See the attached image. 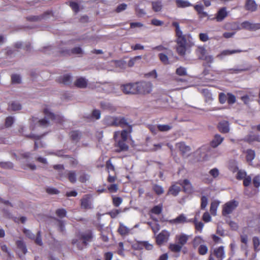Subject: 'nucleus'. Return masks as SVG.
Here are the masks:
<instances>
[{"label": "nucleus", "instance_id": "473e14b6", "mask_svg": "<svg viewBox=\"0 0 260 260\" xmlns=\"http://www.w3.org/2000/svg\"><path fill=\"white\" fill-rule=\"evenodd\" d=\"M180 187L176 185H172L169 190V193L176 196L180 191Z\"/></svg>", "mask_w": 260, "mask_h": 260}, {"label": "nucleus", "instance_id": "c9c22d12", "mask_svg": "<svg viewBox=\"0 0 260 260\" xmlns=\"http://www.w3.org/2000/svg\"><path fill=\"white\" fill-rule=\"evenodd\" d=\"M219 202L217 201H215L212 202L210 206V211L212 215H216V210L218 208V206H219Z\"/></svg>", "mask_w": 260, "mask_h": 260}, {"label": "nucleus", "instance_id": "69168bd1", "mask_svg": "<svg viewBox=\"0 0 260 260\" xmlns=\"http://www.w3.org/2000/svg\"><path fill=\"white\" fill-rule=\"evenodd\" d=\"M70 7L72 10L75 12L77 13L79 11V6L77 3L71 2L70 4Z\"/></svg>", "mask_w": 260, "mask_h": 260}, {"label": "nucleus", "instance_id": "b1692460", "mask_svg": "<svg viewBox=\"0 0 260 260\" xmlns=\"http://www.w3.org/2000/svg\"><path fill=\"white\" fill-rule=\"evenodd\" d=\"M245 7L247 10L254 11L257 8V5L253 0H247Z\"/></svg>", "mask_w": 260, "mask_h": 260}, {"label": "nucleus", "instance_id": "13d9d810", "mask_svg": "<svg viewBox=\"0 0 260 260\" xmlns=\"http://www.w3.org/2000/svg\"><path fill=\"white\" fill-rule=\"evenodd\" d=\"M11 79L13 83H19L21 82L20 76L18 75H13Z\"/></svg>", "mask_w": 260, "mask_h": 260}, {"label": "nucleus", "instance_id": "6ab92c4d", "mask_svg": "<svg viewBox=\"0 0 260 260\" xmlns=\"http://www.w3.org/2000/svg\"><path fill=\"white\" fill-rule=\"evenodd\" d=\"M224 138L220 135L217 134L215 135L214 138L211 142V146L212 147L215 148L219 145L223 141Z\"/></svg>", "mask_w": 260, "mask_h": 260}, {"label": "nucleus", "instance_id": "ea45409f", "mask_svg": "<svg viewBox=\"0 0 260 260\" xmlns=\"http://www.w3.org/2000/svg\"><path fill=\"white\" fill-rule=\"evenodd\" d=\"M157 128L160 132H168L172 128V126L169 124H159L157 125Z\"/></svg>", "mask_w": 260, "mask_h": 260}, {"label": "nucleus", "instance_id": "9d476101", "mask_svg": "<svg viewBox=\"0 0 260 260\" xmlns=\"http://www.w3.org/2000/svg\"><path fill=\"white\" fill-rule=\"evenodd\" d=\"M121 89L125 94H137V82L123 85Z\"/></svg>", "mask_w": 260, "mask_h": 260}, {"label": "nucleus", "instance_id": "cd10ccee", "mask_svg": "<svg viewBox=\"0 0 260 260\" xmlns=\"http://www.w3.org/2000/svg\"><path fill=\"white\" fill-rule=\"evenodd\" d=\"M176 147L183 153L187 152L190 150V147L185 145V144L183 142L177 143L176 144Z\"/></svg>", "mask_w": 260, "mask_h": 260}, {"label": "nucleus", "instance_id": "4be33fe9", "mask_svg": "<svg viewBox=\"0 0 260 260\" xmlns=\"http://www.w3.org/2000/svg\"><path fill=\"white\" fill-rule=\"evenodd\" d=\"M147 224L150 226L151 230L154 234H156L160 229V226L158 223V221L155 220L152 222H148Z\"/></svg>", "mask_w": 260, "mask_h": 260}, {"label": "nucleus", "instance_id": "1a4fd4ad", "mask_svg": "<svg viewBox=\"0 0 260 260\" xmlns=\"http://www.w3.org/2000/svg\"><path fill=\"white\" fill-rule=\"evenodd\" d=\"M81 208L85 209H90L93 208L92 197L91 195L86 194L84 196L81 200Z\"/></svg>", "mask_w": 260, "mask_h": 260}, {"label": "nucleus", "instance_id": "774afa93", "mask_svg": "<svg viewBox=\"0 0 260 260\" xmlns=\"http://www.w3.org/2000/svg\"><path fill=\"white\" fill-rule=\"evenodd\" d=\"M202 218L203 220L206 222L210 221L211 219V216L210 215L209 213L207 212L204 213V214L203 215Z\"/></svg>", "mask_w": 260, "mask_h": 260}, {"label": "nucleus", "instance_id": "a211bd4d", "mask_svg": "<svg viewBox=\"0 0 260 260\" xmlns=\"http://www.w3.org/2000/svg\"><path fill=\"white\" fill-rule=\"evenodd\" d=\"M75 85L78 88H85L87 85V80L84 77H79L76 79Z\"/></svg>", "mask_w": 260, "mask_h": 260}, {"label": "nucleus", "instance_id": "8fccbe9b", "mask_svg": "<svg viewBox=\"0 0 260 260\" xmlns=\"http://www.w3.org/2000/svg\"><path fill=\"white\" fill-rule=\"evenodd\" d=\"M122 202V198L120 197H113V204L115 207H118Z\"/></svg>", "mask_w": 260, "mask_h": 260}, {"label": "nucleus", "instance_id": "0eeeda50", "mask_svg": "<svg viewBox=\"0 0 260 260\" xmlns=\"http://www.w3.org/2000/svg\"><path fill=\"white\" fill-rule=\"evenodd\" d=\"M59 175L60 179L63 180L68 178L69 181L72 183H75L77 181V174L74 171L66 170L64 171V173L59 172Z\"/></svg>", "mask_w": 260, "mask_h": 260}, {"label": "nucleus", "instance_id": "dca6fc26", "mask_svg": "<svg viewBox=\"0 0 260 260\" xmlns=\"http://www.w3.org/2000/svg\"><path fill=\"white\" fill-rule=\"evenodd\" d=\"M193 7L194 10L197 12L198 15L200 16V17L203 18L208 16V13L204 11V7L202 4L200 3L195 5Z\"/></svg>", "mask_w": 260, "mask_h": 260}, {"label": "nucleus", "instance_id": "5701e85b", "mask_svg": "<svg viewBox=\"0 0 260 260\" xmlns=\"http://www.w3.org/2000/svg\"><path fill=\"white\" fill-rule=\"evenodd\" d=\"M191 222H193L194 224L196 230L200 233H202L204 225V223L201 221H198L196 217L194 218L191 219Z\"/></svg>", "mask_w": 260, "mask_h": 260}, {"label": "nucleus", "instance_id": "a878e982", "mask_svg": "<svg viewBox=\"0 0 260 260\" xmlns=\"http://www.w3.org/2000/svg\"><path fill=\"white\" fill-rule=\"evenodd\" d=\"M21 109V105L17 102H13L9 105L8 110L9 111H16Z\"/></svg>", "mask_w": 260, "mask_h": 260}, {"label": "nucleus", "instance_id": "09e8293b", "mask_svg": "<svg viewBox=\"0 0 260 260\" xmlns=\"http://www.w3.org/2000/svg\"><path fill=\"white\" fill-rule=\"evenodd\" d=\"M227 101L229 104H233L236 102V97L232 93H228L227 94Z\"/></svg>", "mask_w": 260, "mask_h": 260}, {"label": "nucleus", "instance_id": "3c124183", "mask_svg": "<svg viewBox=\"0 0 260 260\" xmlns=\"http://www.w3.org/2000/svg\"><path fill=\"white\" fill-rule=\"evenodd\" d=\"M14 120L13 117L9 116L7 117L5 121L6 126L7 127L11 126L14 123Z\"/></svg>", "mask_w": 260, "mask_h": 260}, {"label": "nucleus", "instance_id": "f257e3e1", "mask_svg": "<svg viewBox=\"0 0 260 260\" xmlns=\"http://www.w3.org/2000/svg\"><path fill=\"white\" fill-rule=\"evenodd\" d=\"M44 113L45 118L38 120L37 118H33L32 122L38 126L42 127H47L49 125L50 122L49 119L55 120L57 122H61L62 118L59 116L54 115L50 110L49 107H46L44 109Z\"/></svg>", "mask_w": 260, "mask_h": 260}, {"label": "nucleus", "instance_id": "79ce46f5", "mask_svg": "<svg viewBox=\"0 0 260 260\" xmlns=\"http://www.w3.org/2000/svg\"><path fill=\"white\" fill-rule=\"evenodd\" d=\"M255 157V153L252 150H247L246 151V159L248 161H252Z\"/></svg>", "mask_w": 260, "mask_h": 260}, {"label": "nucleus", "instance_id": "20e7f679", "mask_svg": "<svg viewBox=\"0 0 260 260\" xmlns=\"http://www.w3.org/2000/svg\"><path fill=\"white\" fill-rule=\"evenodd\" d=\"M153 85L150 82L140 81L137 82V94L145 95L151 93Z\"/></svg>", "mask_w": 260, "mask_h": 260}, {"label": "nucleus", "instance_id": "c03bdc74", "mask_svg": "<svg viewBox=\"0 0 260 260\" xmlns=\"http://www.w3.org/2000/svg\"><path fill=\"white\" fill-rule=\"evenodd\" d=\"M176 73L179 76H185L187 75V71L184 67H180L176 69Z\"/></svg>", "mask_w": 260, "mask_h": 260}, {"label": "nucleus", "instance_id": "0e129e2a", "mask_svg": "<svg viewBox=\"0 0 260 260\" xmlns=\"http://www.w3.org/2000/svg\"><path fill=\"white\" fill-rule=\"evenodd\" d=\"M199 38L202 42H206L209 40V37L207 33H201L199 34Z\"/></svg>", "mask_w": 260, "mask_h": 260}, {"label": "nucleus", "instance_id": "4468645a", "mask_svg": "<svg viewBox=\"0 0 260 260\" xmlns=\"http://www.w3.org/2000/svg\"><path fill=\"white\" fill-rule=\"evenodd\" d=\"M213 253L218 260H222L225 256L223 246L215 248Z\"/></svg>", "mask_w": 260, "mask_h": 260}, {"label": "nucleus", "instance_id": "5fc2aeb1", "mask_svg": "<svg viewBox=\"0 0 260 260\" xmlns=\"http://www.w3.org/2000/svg\"><path fill=\"white\" fill-rule=\"evenodd\" d=\"M252 183L255 187H259L260 186V176L259 175L255 176L253 179Z\"/></svg>", "mask_w": 260, "mask_h": 260}, {"label": "nucleus", "instance_id": "c756f323", "mask_svg": "<svg viewBox=\"0 0 260 260\" xmlns=\"http://www.w3.org/2000/svg\"><path fill=\"white\" fill-rule=\"evenodd\" d=\"M101 106L104 110H107L112 112L115 110V108L110 103L107 102H101Z\"/></svg>", "mask_w": 260, "mask_h": 260}, {"label": "nucleus", "instance_id": "9b49d317", "mask_svg": "<svg viewBox=\"0 0 260 260\" xmlns=\"http://www.w3.org/2000/svg\"><path fill=\"white\" fill-rule=\"evenodd\" d=\"M191 219H188L184 214H181L174 219H171L170 222L172 224H179L191 222Z\"/></svg>", "mask_w": 260, "mask_h": 260}, {"label": "nucleus", "instance_id": "052dcab7", "mask_svg": "<svg viewBox=\"0 0 260 260\" xmlns=\"http://www.w3.org/2000/svg\"><path fill=\"white\" fill-rule=\"evenodd\" d=\"M92 117L95 119H99L101 117V112L99 110H94L92 113Z\"/></svg>", "mask_w": 260, "mask_h": 260}, {"label": "nucleus", "instance_id": "7ed1b4c3", "mask_svg": "<svg viewBox=\"0 0 260 260\" xmlns=\"http://www.w3.org/2000/svg\"><path fill=\"white\" fill-rule=\"evenodd\" d=\"M105 124L109 126H124L127 124L126 119L121 117L108 116L104 120Z\"/></svg>", "mask_w": 260, "mask_h": 260}, {"label": "nucleus", "instance_id": "a18cd8bd", "mask_svg": "<svg viewBox=\"0 0 260 260\" xmlns=\"http://www.w3.org/2000/svg\"><path fill=\"white\" fill-rule=\"evenodd\" d=\"M140 245L144 247L147 250H150L152 249L153 246L152 244L149 243L148 241H142L140 242Z\"/></svg>", "mask_w": 260, "mask_h": 260}, {"label": "nucleus", "instance_id": "72a5a7b5", "mask_svg": "<svg viewBox=\"0 0 260 260\" xmlns=\"http://www.w3.org/2000/svg\"><path fill=\"white\" fill-rule=\"evenodd\" d=\"M182 247L178 243L170 244L169 246L170 249L174 252H179L181 250Z\"/></svg>", "mask_w": 260, "mask_h": 260}, {"label": "nucleus", "instance_id": "aec40b11", "mask_svg": "<svg viewBox=\"0 0 260 260\" xmlns=\"http://www.w3.org/2000/svg\"><path fill=\"white\" fill-rule=\"evenodd\" d=\"M219 131L222 133H227L230 131L229 123L226 121L220 122L218 124Z\"/></svg>", "mask_w": 260, "mask_h": 260}, {"label": "nucleus", "instance_id": "49530a36", "mask_svg": "<svg viewBox=\"0 0 260 260\" xmlns=\"http://www.w3.org/2000/svg\"><path fill=\"white\" fill-rule=\"evenodd\" d=\"M125 141L123 140L118 141L117 145L120 148V151L126 150L128 149V146L125 144Z\"/></svg>", "mask_w": 260, "mask_h": 260}, {"label": "nucleus", "instance_id": "a19ab883", "mask_svg": "<svg viewBox=\"0 0 260 260\" xmlns=\"http://www.w3.org/2000/svg\"><path fill=\"white\" fill-rule=\"evenodd\" d=\"M102 88L106 92H111L113 91V86L111 84L106 83L102 85Z\"/></svg>", "mask_w": 260, "mask_h": 260}, {"label": "nucleus", "instance_id": "e433bc0d", "mask_svg": "<svg viewBox=\"0 0 260 260\" xmlns=\"http://www.w3.org/2000/svg\"><path fill=\"white\" fill-rule=\"evenodd\" d=\"M176 49L179 55L183 56L186 53V45L177 44Z\"/></svg>", "mask_w": 260, "mask_h": 260}, {"label": "nucleus", "instance_id": "f8f14e48", "mask_svg": "<svg viewBox=\"0 0 260 260\" xmlns=\"http://www.w3.org/2000/svg\"><path fill=\"white\" fill-rule=\"evenodd\" d=\"M228 13L226 11V9L225 7H223L220 9L216 14L215 19L217 22H221L224 20V19L227 17Z\"/></svg>", "mask_w": 260, "mask_h": 260}, {"label": "nucleus", "instance_id": "58836bf2", "mask_svg": "<svg viewBox=\"0 0 260 260\" xmlns=\"http://www.w3.org/2000/svg\"><path fill=\"white\" fill-rule=\"evenodd\" d=\"M17 245L18 248L21 251L23 254H25L27 252V249L23 241H18L17 242Z\"/></svg>", "mask_w": 260, "mask_h": 260}, {"label": "nucleus", "instance_id": "4d7b16f0", "mask_svg": "<svg viewBox=\"0 0 260 260\" xmlns=\"http://www.w3.org/2000/svg\"><path fill=\"white\" fill-rule=\"evenodd\" d=\"M56 213L58 216L62 218L66 216L67 212L63 209H59L56 210Z\"/></svg>", "mask_w": 260, "mask_h": 260}, {"label": "nucleus", "instance_id": "4c0bfd02", "mask_svg": "<svg viewBox=\"0 0 260 260\" xmlns=\"http://www.w3.org/2000/svg\"><path fill=\"white\" fill-rule=\"evenodd\" d=\"M253 248L255 251H259L260 250V241L257 237H254L252 239Z\"/></svg>", "mask_w": 260, "mask_h": 260}, {"label": "nucleus", "instance_id": "39448f33", "mask_svg": "<svg viewBox=\"0 0 260 260\" xmlns=\"http://www.w3.org/2000/svg\"><path fill=\"white\" fill-rule=\"evenodd\" d=\"M92 238L91 232H88L82 234L78 240H73V243L76 244L79 249H82L87 245L88 242L91 241Z\"/></svg>", "mask_w": 260, "mask_h": 260}, {"label": "nucleus", "instance_id": "7c9ffc66", "mask_svg": "<svg viewBox=\"0 0 260 260\" xmlns=\"http://www.w3.org/2000/svg\"><path fill=\"white\" fill-rule=\"evenodd\" d=\"M72 81V77L69 74H66L59 78V82L64 84H69Z\"/></svg>", "mask_w": 260, "mask_h": 260}, {"label": "nucleus", "instance_id": "de8ad7c7", "mask_svg": "<svg viewBox=\"0 0 260 260\" xmlns=\"http://www.w3.org/2000/svg\"><path fill=\"white\" fill-rule=\"evenodd\" d=\"M70 137L74 141H78L80 137V133L77 131H73L70 133Z\"/></svg>", "mask_w": 260, "mask_h": 260}, {"label": "nucleus", "instance_id": "338daca9", "mask_svg": "<svg viewBox=\"0 0 260 260\" xmlns=\"http://www.w3.org/2000/svg\"><path fill=\"white\" fill-rule=\"evenodd\" d=\"M219 100L220 103L224 104L227 100V96L223 93H220L219 95Z\"/></svg>", "mask_w": 260, "mask_h": 260}, {"label": "nucleus", "instance_id": "2f4dec72", "mask_svg": "<svg viewBox=\"0 0 260 260\" xmlns=\"http://www.w3.org/2000/svg\"><path fill=\"white\" fill-rule=\"evenodd\" d=\"M152 9L155 12H159L161 10L162 5L160 1L153 2L152 3Z\"/></svg>", "mask_w": 260, "mask_h": 260}, {"label": "nucleus", "instance_id": "864d4df0", "mask_svg": "<svg viewBox=\"0 0 260 260\" xmlns=\"http://www.w3.org/2000/svg\"><path fill=\"white\" fill-rule=\"evenodd\" d=\"M208 204V199L205 196H202L201 198V208L202 209H204Z\"/></svg>", "mask_w": 260, "mask_h": 260}, {"label": "nucleus", "instance_id": "bb28decb", "mask_svg": "<svg viewBox=\"0 0 260 260\" xmlns=\"http://www.w3.org/2000/svg\"><path fill=\"white\" fill-rule=\"evenodd\" d=\"M204 240L201 236H196L194 237L193 241L192 244L194 248L200 246L201 245H203L204 244Z\"/></svg>", "mask_w": 260, "mask_h": 260}, {"label": "nucleus", "instance_id": "f3484780", "mask_svg": "<svg viewBox=\"0 0 260 260\" xmlns=\"http://www.w3.org/2000/svg\"><path fill=\"white\" fill-rule=\"evenodd\" d=\"M243 52L240 49H234V50H225L222 51L220 54L217 55V57L220 59H222L223 57L226 55H230L234 53H238Z\"/></svg>", "mask_w": 260, "mask_h": 260}, {"label": "nucleus", "instance_id": "f03ea898", "mask_svg": "<svg viewBox=\"0 0 260 260\" xmlns=\"http://www.w3.org/2000/svg\"><path fill=\"white\" fill-rule=\"evenodd\" d=\"M172 25L175 28V32L177 37V44L186 45L187 42L190 38V36L189 35L183 34L178 22L176 21L173 22Z\"/></svg>", "mask_w": 260, "mask_h": 260}, {"label": "nucleus", "instance_id": "6e6d98bb", "mask_svg": "<svg viewBox=\"0 0 260 260\" xmlns=\"http://www.w3.org/2000/svg\"><path fill=\"white\" fill-rule=\"evenodd\" d=\"M153 190L157 194H160L164 192V189L162 187L157 185L153 186Z\"/></svg>", "mask_w": 260, "mask_h": 260}, {"label": "nucleus", "instance_id": "bf43d9fd", "mask_svg": "<svg viewBox=\"0 0 260 260\" xmlns=\"http://www.w3.org/2000/svg\"><path fill=\"white\" fill-rule=\"evenodd\" d=\"M32 137L34 138H35V139H36V140H37L35 142V148L39 147L40 146V147H43L44 146L43 144H42L41 142L39 141V140H40V137L39 136L33 135Z\"/></svg>", "mask_w": 260, "mask_h": 260}, {"label": "nucleus", "instance_id": "f704fd0d", "mask_svg": "<svg viewBox=\"0 0 260 260\" xmlns=\"http://www.w3.org/2000/svg\"><path fill=\"white\" fill-rule=\"evenodd\" d=\"M176 4L178 7L185 8L191 6V4L187 1L176 0Z\"/></svg>", "mask_w": 260, "mask_h": 260}, {"label": "nucleus", "instance_id": "680f3d73", "mask_svg": "<svg viewBox=\"0 0 260 260\" xmlns=\"http://www.w3.org/2000/svg\"><path fill=\"white\" fill-rule=\"evenodd\" d=\"M209 174L213 177L216 178L219 175V171L217 169L214 168L209 171Z\"/></svg>", "mask_w": 260, "mask_h": 260}, {"label": "nucleus", "instance_id": "ddd939ff", "mask_svg": "<svg viewBox=\"0 0 260 260\" xmlns=\"http://www.w3.org/2000/svg\"><path fill=\"white\" fill-rule=\"evenodd\" d=\"M180 184L182 186L184 191L188 193H190L193 191V188L190 182L187 180L185 179L183 181H179Z\"/></svg>", "mask_w": 260, "mask_h": 260}, {"label": "nucleus", "instance_id": "393cba45", "mask_svg": "<svg viewBox=\"0 0 260 260\" xmlns=\"http://www.w3.org/2000/svg\"><path fill=\"white\" fill-rule=\"evenodd\" d=\"M232 171L233 172L238 171V173H237V175L236 176L237 179H238L239 180H241V179H244L245 178L246 172L242 170H238V168L237 166H235V167H234L232 169Z\"/></svg>", "mask_w": 260, "mask_h": 260}, {"label": "nucleus", "instance_id": "2eb2a0df", "mask_svg": "<svg viewBox=\"0 0 260 260\" xmlns=\"http://www.w3.org/2000/svg\"><path fill=\"white\" fill-rule=\"evenodd\" d=\"M189 238V236L184 233H181L176 236V239L177 242L181 245L182 247L187 243Z\"/></svg>", "mask_w": 260, "mask_h": 260}, {"label": "nucleus", "instance_id": "6e6552de", "mask_svg": "<svg viewBox=\"0 0 260 260\" xmlns=\"http://www.w3.org/2000/svg\"><path fill=\"white\" fill-rule=\"evenodd\" d=\"M170 236V233L167 230H162L156 237V242L159 245H161L163 243L167 242L169 240Z\"/></svg>", "mask_w": 260, "mask_h": 260}, {"label": "nucleus", "instance_id": "e2e57ef3", "mask_svg": "<svg viewBox=\"0 0 260 260\" xmlns=\"http://www.w3.org/2000/svg\"><path fill=\"white\" fill-rule=\"evenodd\" d=\"M161 211V207L160 206H155L151 209V212L155 214H159Z\"/></svg>", "mask_w": 260, "mask_h": 260}, {"label": "nucleus", "instance_id": "423d86ee", "mask_svg": "<svg viewBox=\"0 0 260 260\" xmlns=\"http://www.w3.org/2000/svg\"><path fill=\"white\" fill-rule=\"evenodd\" d=\"M238 202L235 200L230 201L225 203L222 208V214L224 216H226L232 213V212L238 206Z\"/></svg>", "mask_w": 260, "mask_h": 260}, {"label": "nucleus", "instance_id": "412c9836", "mask_svg": "<svg viewBox=\"0 0 260 260\" xmlns=\"http://www.w3.org/2000/svg\"><path fill=\"white\" fill-rule=\"evenodd\" d=\"M130 231V229L124 225L123 223L121 222L119 223V226L118 229V232L121 236L128 235Z\"/></svg>", "mask_w": 260, "mask_h": 260}, {"label": "nucleus", "instance_id": "37998d69", "mask_svg": "<svg viewBox=\"0 0 260 260\" xmlns=\"http://www.w3.org/2000/svg\"><path fill=\"white\" fill-rule=\"evenodd\" d=\"M208 251V248L205 244L201 245L198 248V252L201 255L206 254Z\"/></svg>", "mask_w": 260, "mask_h": 260}, {"label": "nucleus", "instance_id": "c85d7f7f", "mask_svg": "<svg viewBox=\"0 0 260 260\" xmlns=\"http://www.w3.org/2000/svg\"><path fill=\"white\" fill-rule=\"evenodd\" d=\"M257 25H258L253 24L248 21L243 22L241 24V26L243 28L247 29H254L259 28V27L257 26Z\"/></svg>", "mask_w": 260, "mask_h": 260}, {"label": "nucleus", "instance_id": "603ef678", "mask_svg": "<svg viewBox=\"0 0 260 260\" xmlns=\"http://www.w3.org/2000/svg\"><path fill=\"white\" fill-rule=\"evenodd\" d=\"M159 57L161 62L164 64H167L169 63V59L166 54L164 53H160L159 54Z\"/></svg>", "mask_w": 260, "mask_h": 260}]
</instances>
